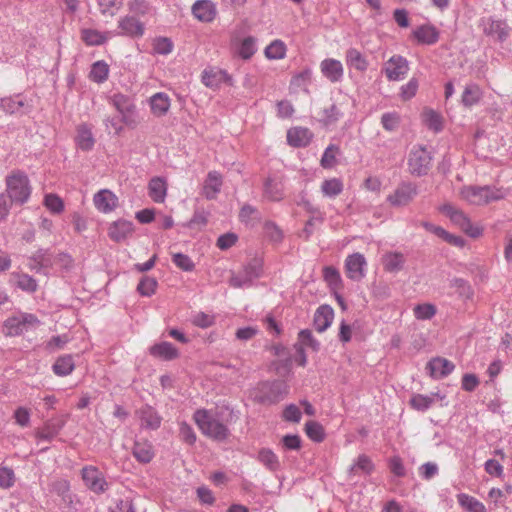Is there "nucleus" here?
I'll list each match as a JSON object with an SVG mask.
<instances>
[{
  "label": "nucleus",
  "mask_w": 512,
  "mask_h": 512,
  "mask_svg": "<svg viewBox=\"0 0 512 512\" xmlns=\"http://www.w3.org/2000/svg\"><path fill=\"white\" fill-rule=\"evenodd\" d=\"M322 75L331 83H339L344 76V67L341 61L334 58H326L320 63Z\"/></svg>",
  "instance_id": "nucleus-12"
},
{
  "label": "nucleus",
  "mask_w": 512,
  "mask_h": 512,
  "mask_svg": "<svg viewBox=\"0 0 512 512\" xmlns=\"http://www.w3.org/2000/svg\"><path fill=\"white\" fill-rule=\"evenodd\" d=\"M109 74V66L104 61L95 62L90 70V79L96 83H103L107 80Z\"/></svg>",
  "instance_id": "nucleus-44"
},
{
  "label": "nucleus",
  "mask_w": 512,
  "mask_h": 512,
  "mask_svg": "<svg viewBox=\"0 0 512 512\" xmlns=\"http://www.w3.org/2000/svg\"><path fill=\"white\" fill-rule=\"evenodd\" d=\"M344 113L342 110V103H333L329 107L324 108L321 112V122L324 125H332L338 122Z\"/></svg>",
  "instance_id": "nucleus-35"
},
{
  "label": "nucleus",
  "mask_w": 512,
  "mask_h": 512,
  "mask_svg": "<svg viewBox=\"0 0 512 512\" xmlns=\"http://www.w3.org/2000/svg\"><path fill=\"white\" fill-rule=\"evenodd\" d=\"M74 368L75 364L71 355L60 356L52 366L53 372L61 377L71 374Z\"/></svg>",
  "instance_id": "nucleus-38"
},
{
  "label": "nucleus",
  "mask_w": 512,
  "mask_h": 512,
  "mask_svg": "<svg viewBox=\"0 0 512 512\" xmlns=\"http://www.w3.org/2000/svg\"><path fill=\"white\" fill-rule=\"evenodd\" d=\"M423 122L424 124L434 132H439L443 128L442 117L439 113L434 110H425L423 112Z\"/></svg>",
  "instance_id": "nucleus-49"
},
{
  "label": "nucleus",
  "mask_w": 512,
  "mask_h": 512,
  "mask_svg": "<svg viewBox=\"0 0 512 512\" xmlns=\"http://www.w3.org/2000/svg\"><path fill=\"white\" fill-rule=\"evenodd\" d=\"M7 197L11 202L24 204L31 195V186L26 173L15 170L6 177Z\"/></svg>",
  "instance_id": "nucleus-3"
},
{
  "label": "nucleus",
  "mask_w": 512,
  "mask_h": 512,
  "mask_svg": "<svg viewBox=\"0 0 512 512\" xmlns=\"http://www.w3.org/2000/svg\"><path fill=\"white\" fill-rule=\"evenodd\" d=\"M149 196L157 203L164 202L167 194V183L161 177H154L148 184Z\"/></svg>",
  "instance_id": "nucleus-27"
},
{
  "label": "nucleus",
  "mask_w": 512,
  "mask_h": 512,
  "mask_svg": "<svg viewBox=\"0 0 512 512\" xmlns=\"http://www.w3.org/2000/svg\"><path fill=\"white\" fill-rule=\"evenodd\" d=\"M97 4L103 16L114 17L122 8L123 0H97Z\"/></svg>",
  "instance_id": "nucleus-45"
},
{
  "label": "nucleus",
  "mask_w": 512,
  "mask_h": 512,
  "mask_svg": "<svg viewBox=\"0 0 512 512\" xmlns=\"http://www.w3.org/2000/svg\"><path fill=\"white\" fill-rule=\"evenodd\" d=\"M82 40L90 46H97L105 43L108 40L110 33H102L94 29L82 30Z\"/></svg>",
  "instance_id": "nucleus-42"
},
{
  "label": "nucleus",
  "mask_w": 512,
  "mask_h": 512,
  "mask_svg": "<svg viewBox=\"0 0 512 512\" xmlns=\"http://www.w3.org/2000/svg\"><path fill=\"white\" fill-rule=\"evenodd\" d=\"M122 123L129 124L128 120L126 119V116L118 117H107L105 119V126L108 131V133H113L115 135H119L123 131V125Z\"/></svg>",
  "instance_id": "nucleus-57"
},
{
  "label": "nucleus",
  "mask_w": 512,
  "mask_h": 512,
  "mask_svg": "<svg viewBox=\"0 0 512 512\" xmlns=\"http://www.w3.org/2000/svg\"><path fill=\"white\" fill-rule=\"evenodd\" d=\"M16 482L15 473L12 468L8 466L0 467V487L2 489H10Z\"/></svg>",
  "instance_id": "nucleus-59"
},
{
  "label": "nucleus",
  "mask_w": 512,
  "mask_h": 512,
  "mask_svg": "<svg viewBox=\"0 0 512 512\" xmlns=\"http://www.w3.org/2000/svg\"><path fill=\"white\" fill-rule=\"evenodd\" d=\"M193 419L200 431L213 440L224 441L230 434L227 424L220 419L217 411L198 409Z\"/></svg>",
  "instance_id": "nucleus-1"
},
{
  "label": "nucleus",
  "mask_w": 512,
  "mask_h": 512,
  "mask_svg": "<svg viewBox=\"0 0 512 512\" xmlns=\"http://www.w3.org/2000/svg\"><path fill=\"white\" fill-rule=\"evenodd\" d=\"M28 260V267L37 273L46 274V270L54 265V256L47 249H38Z\"/></svg>",
  "instance_id": "nucleus-13"
},
{
  "label": "nucleus",
  "mask_w": 512,
  "mask_h": 512,
  "mask_svg": "<svg viewBox=\"0 0 512 512\" xmlns=\"http://www.w3.org/2000/svg\"><path fill=\"white\" fill-rule=\"evenodd\" d=\"M305 432L307 436L315 442H322L325 438L323 426L316 421H308L305 424Z\"/></svg>",
  "instance_id": "nucleus-54"
},
{
  "label": "nucleus",
  "mask_w": 512,
  "mask_h": 512,
  "mask_svg": "<svg viewBox=\"0 0 512 512\" xmlns=\"http://www.w3.org/2000/svg\"><path fill=\"white\" fill-rule=\"evenodd\" d=\"M192 13L202 22H211L216 16V8L210 0H198L192 6Z\"/></svg>",
  "instance_id": "nucleus-18"
},
{
  "label": "nucleus",
  "mask_w": 512,
  "mask_h": 512,
  "mask_svg": "<svg viewBox=\"0 0 512 512\" xmlns=\"http://www.w3.org/2000/svg\"><path fill=\"white\" fill-rule=\"evenodd\" d=\"M483 92L479 85L475 83L467 84L461 97L464 106L471 107L477 104L482 98Z\"/></svg>",
  "instance_id": "nucleus-34"
},
{
  "label": "nucleus",
  "mask_w": 512,
  "mask_h": 512,
  "mask_svg": "<svg viewBox=\"0 0 512 512\" xmlns=\"http://www.w3.org/2000/svg\"><path fill=\"white\" fill-rule=\"evenodd\" d=\"M5 335L7 336H17L23 334L26 330L24 325L22 324L19 316L9 317L4 322Z\"/></svg>",
  "instance_id": "nucleus-51"
},
{
  "label": "nucleus",
  "mask_w": 512,
  "mask_h": 512,
  "mask_svg": "<svg viewBox=\"0 0 512 512\" xmlns=\"http://www.w3.org/2000/svg\"><path fill=\"white\" fill-rule=\"evenodd\" d=\"M151 112L156 117L165 116L171 106L170 97L164 92H158L149 98Z\"/></svg>",
  "instance_id": "nucleus-19"
},
{
  "label": "nucleus",
  "mask_w": 512,
  "mask_h": 512,
  "mask_svg": "<svg viewBox=\"0 0 512 512\" xmlns=\"http://www.w3.org/2000/svg\"><path fill=\"white\" fill-rule=\"evenodd\" d=\"M132 454L138 462L143 464L150 463L155 455L153 445L147 440L135 441Z\"/></svg>",
  "instance_id": "nucleus-22"
},
{
  "label": "nucleus",
  "mask_w": 512,
  "mask_h": 512,
  "mask_svg": "<svg viewBox=\"0 0 512 512\" xmlns=\"http://www.w3.org/2000/svg\"><path fill=\"white\" fill-rule=\"evenodd\" d=\"M440 211L470 237L477 238L482 235L483 229L472 224L469 217L462 210L451 204H444L440 207Z\"/></svg>",
  "instance_id": "nucleus-6"
},
{
  "label": "nucleus",
  "mask_w": 512,
  "mask_h": 512,
  "mask_svg": "<svg viewBox=\"0 0 512 512\" xmlns=\"http://www.w3.org/2000/svg\"><path fill=\"white\" fill-rule=\"evenodd\" d=\"M76 144L83 151H90L95 144L91 129L86 124H81L77 128Z\"/></svg>",
  "instance_id": "nucleus-28"
},
{
  "label": "nucleus",
  "mask_w": 512,
  "mask_h": 512,
  "mask_svg": "<svg viewBox=\"0 0 512 512\" xmlns=\"http://www.w3.org/2000/svg\"><path fill=\"white\" fill-rule=\"evenodd\" d=\"M367 262L363 254L353 253L345 260L347 277L353 281H360L366 275Z\"/></svg>",
  "instance_id": "nucleus-9"
},
{
  "label": "nucleus",
  "mask_w": 512,
  "mask_h": 512,
  "mask_svg": "<svg viewBox=\"0 0 512 512\" xmlns=\"http://www.w3.org/2000/svg\"><path fill=\"white\" fill-rule=\"evenodd\" d=\"M264 196L271 201H279L283 197V185L275 178H267L264 183Z\"/></svg>",
  "instance_id": "nucleus-36"
},
{
  "label": "nucleus",
  "mask_w": 512,
  "mask_h": 512,
  "mask_svg": "<svg viewBox=\"0 0 512 512\" xmlns=\"http://www.w3.org/2000/svg\"><path fill=\"white\" fill-rule=\"evenodd\" d=\"M312 138L313 133L304 127H293L287 132V142L292 147H306Z\"/></svg>",
  "instance_id": "nucleus-16"
},
{
  "label": "nucleus",
  "mask_w": 512,
  "mask_h": 512,
  "mask_svg": "<svg viewBox=\"0 0 512 512\" xmlns=\"http://www.w3.org/2000/svg\"><path fill=\"white\" fill-rule=\"evenodd\" d=\"M82 478L87 487L94 492H103L105 490L106 481L101 472L95 467H85L82 469Z\"/></svg>",
  "instance_id": "nucleus-15"
},
{
  "label": "nucleus",
  "mask_w": 512,
  "mask_h": 512,
  "mask_svg": "<svg viewBox=\"0 0 512 512\" xmlns=\"http://www.w3.org/2000/svg\"><path fill=\"white\" fill-rule=\"evenodd\" d=\"M150 353L163 360H172L178 357V350L172 343L166 341L153 345L150 348Z\"/></svg>",
  "instance_id": "nucleus-29"
},
{
  "label": "nucleus",
  "mask_w": 512,
  "mask_h": 512,
  "mask_svg": "<svg viewBox=\"0 0 512 512\" xmlns=\"http://www.w3.org/2000/svg\"><path fill=\"white\" fill-rule=\"evenodd\" d=\"M334 311L328 305H321L314 314V327L318 332H324L332 323Z\"/></svg>",
  "instance_id": "nucleus-23"
},
{
  "label": "nucleus",
  "mask_w": 512,
  "mask_h": 512,
  "mask_svg": "<svg viewBox=\"0 0 512 512\" xmlns=\"http://www.w3.org/2000/svg\"><path fill=\"white\" fill-rule=\"evenodd\" d=\"M239 219L246 225L254 226L260 221V213L256 207L245 204L240 209Z\"/></svg>",
  "instance_id": "nucleus-43"
},
{
  "label": "nucleus",
  "mask_w": 512,
  "mask_h": 512,
  "mask_svg": "<svg viewBox=\"0 0 512 512\" xmlns=\"http://www.w3.org/2000/svg\"><path fill=\"white\" fill-rule=\"evenodd\" d=\"M44 206L54 214H60L64 210V202L63 200L54 193H48L44 197L43 201Z\"/></svg>",
  "instance_id": "nucleus-53"
},
{
  "label": "nucleus",
  "mask_w": 512,
  "mask_h": 512,
  "mask_svg": "<svg viewBox=\"0 0 512 512\" xmlns=\"http://www.w3.org/2000/svg\"><path fill=\"white\" fill-rule=\"evenodd\" d=\"M222 176L217 171H210L203 185V195L211 200L215 199L222 187Z\"/></svg>",
  "instance_id": "nucleus-21"
},
{
  "label": "nucleus",
  "mask_w": 512,
  "mask_h": 512,
  "mask_svg": "<svg viewBox=\"0 0 512 512\" xmlns=\"http://www.w3.org/2000/svg\"><path fill=\"white\" fill-rule=\"evenodd\" d=\"M382 263L388 272H398L403 268L404 256L398 252H389L383 256Z\"/></svg>",
  "instance_id": "nucleus-39"
},
{
  "label": "nucleus",
  "mask_w": 512,
  "mask_h": 512,
  "mask_svg": "<svg viewBox=\"0 0 512 512\" xmlns=\"http://www.w3.org/2000/svg\"><path fill=\"white\" fill-rule=\"evenodd\" d=\"M480 25L485 35L494 37L501 42L505 41L509 36L510 29L503 20H497L492 17L483 18Z\"/></svg>",
  "instance_id": "nucleus-10"
},
{
  "label": "nucleus",
  "mask_w": 512,
  "mask_h": 512,
  "mask_svg": "<svg viewBox=\"0 0 512 512\" xmlns=\"http://www.w3.org/2000/svg\"><path fill=\"white\" fill-rule=\"evenodd\" d=\"M257 51L256 39L252 36L244 38L237 50L238 55L242 59H250Z\"/></svg>",
  "instance_id": "nucleus-48"
},
{
  "label": "nucleus",
  "mask_w": 512,
  "mask_h": 512,
  "mask_svg": "<svg viewBox=\"0 0 512 512\" xmlns=\"http://www.w3.org/2000/svg\"><path fill=\"white\" fill-rule=\"evenodd\" d=\"M173 263L181 270L190 272L194 269L195 265L191 258L183 253H175L172 255Z\"/></svg>",
  "instance_id": "nucleus-60"
},
{
  "label": "nucleus",
  "mask_w": 512,
  "mask_h": 512,
  "mask_svg": "<svg viewBox=\"0 0 512 512\" xmlns=\"http://www.w3.org/2000/svg\"><path fill=\"white\" fill-rule=\"evenodd\" d=\"M16 286L22 291L33 293L37 290L36 280L28 274H13Z\"/></svg>",
  "instance_id": "nucleus-46"
},
{
  "label": "nucleus",
  "mask_w": 512,
  "mask_h": 512,
  "mask_svg": "<svg viewBox=\"0 0 512 512\" xmlns=\"http://www.w3.org/2000/svg\"><path fill=\"white\" fill-rule=\"evenodd\" d=\"M288 391L289 387L283 381H265L258 384L254 398L261 404H275L282 400Z\"/></svg>",
  "instance_id": "nucleus-4"
},
{
  "label": "nucleus",
  "mask_w": 512,
  "mask_h": 512,
  "mask_svg": "<svg viewBox=\"0 0 512 512\" xmlns=\"http://www.w3.org/2000/svg\"><path fill=\"white\" fill-rule=\"evenodd\" d=\"M127 6L133 16H143L150 10L148 2L145 0H129Z\"/></svg>",
  "instance_id": "nucleus-62"
},
{
  "label": "nucleus",
  "mask_w": 512,
  "mask_h": 512,
  "mask_svg": "<svg viewBox=\"0 0 512 512\" xmlns=\"http://www.w3.org/2000/svg\"><path fill=\"white\" fill-rule=\"evenodd\" d=\"M26 103L21 96L3 98L0 107L7 113H23Z\"/></svg>",
  "instance_id": "nucleus-40"
},
{
  "label": "nucleus",
  "mask_w": 512,
  "mask_h": 512,
  "mask_svg": "<svg viewBox=\"0 0 512 512\" xmlns=\"http://www.w3.org/2000/svg\"><path fill=\"white\" fill-rule=\"evenodd\" d=\"M63 427L61 421H48L39 431H37V437L41 440L51 441L58 435Z\"/></svg>",
  "instance_id": "nucleus-41"
},
{
  "label": "nucleus",
  "mask_w": 512,
  "mask_h": 512,
  "mask_svg": "<svg viewBox=\"0 0 512 512\" xmlns=\"http://www.w3.org/2000/svg\"><path fill=\"white\" fill-rule=\"evenodd\" d=\"M228 75L225 71L209 69L204 70L202 74V82L206 87L217 89L222 82L227 79Z\"/></svg>",
  "instance_id": "nucleus-32"
},
{
  "label": "nucleus",
  "mask_w": 512,
  "mask_h": 512,
  "mask_svg": "<svg viewBox=\"0 0 512 512\" xmlns=\"http://www.w3.org/2000/svg\"><path fill=\"white\" fill-rule=\"evenodd\" d=\"M401 117L397 112H387L381 116V124L388 132H394L398 129Z\"/></svg>",
  "instance_id": "nucleus-55"
},
{
  "label": "nucleus",
  "mask_w": 512,
  "mask_h": 512,
  "mask_svg": "<svg viewBox=\"0 0 512 512\" xmlns=\"http://www.w3.org/2000/svg\"><path fill=\"white\" fill-rule=\"evenodd\" d=\"M436 314V307L432 304H420L414 308V315L419 320H429Z\"/></svg>",
  "instance_id": "nucleus-61"
},
{
  "label": "nucleus",
  "mask_w": 512,
  "mask_h": 512,
  "mask_svg": "<svg viewBox=\"0 0 512 512\" xmlns=\"http://www.w3.org/2000/svg\"><path fill=\"white\" fill-rule=\"evenodd\" d=\"M409 404L413 409L424 412L434 404V398L430 395L414 394L410 398Z\"/></svg>",
  "instance_id": "nucleus-50"
},
{
  "label": "nucleus",
  "mask_w": 512,
  "mask_h": 512,
  "mask_svg": "<svg viewBox=\"0 0 512 512\" xmlns=\"http://www.w3.org/2000/svg\"><path fill=\"white\" fill-rule=\"evenodd\" d=\"M418 195V188L415 183L401 182L393 193L387 197V202L393 207H405L409 205Z\"/></svg>",
  "instance_id": "nucleus-7"
},
{
  "label": "nucleus",
  "mask_w": 512,
  "mask_h": 512,
  "mask_svg": "<svg viewBox=\"0 0 512 512\" xmlns=\"http://www.w3.org/2000/svg\"><path fill=\"white\" fill-rule=\"evenodd\" d=\"M286 55V46L280 40H274L265 48V56L268 59H282Z\"/></svg>",
  "instance_id": "nucleus-52"
},
{
  "label": "nucleus",
  "mask_w": 512,
  "mask_h": 512,
  "mask_svg": "<svg viewBox=\"0 0 512 512\" xmlns=\"http://www.w3.org/2000/svg\"><path fill=\"white\" fill-rule=\"evenodd\" d=\"M312 79V70L306 68L303 71L295 74L290 81V88L293 91L302 90L305 93H309V85Z\"/></svg>",
  "instance_id": "nucleus-30"
},
{
  "label": "nucleus",
  "mask_w": 512,
  "mask_h": 512,
  "mask_svg": "<svg viewBox=\"0 0 512 512\" xmlns=\"http://www.w3.org/2000/svg\"><path fill=\"white\" fill-rule=\"evenodd\" d=\"M156 287V279L153 277L145 276L140 280L137 286V290L142 296L149 297L155 293Z\"/></svg>",
  "instance_id": "nucleus-58"
},
{
  "label": "nucleus",
  "mask_w": 512,
  "mask_h": 512,
  "mask_svg": "<svg viewBox=\"0 0 512 512\" xmlns=\"http://www.w3.org/2000/svg\"><path fill=\"white\" fill-rule=\"evenodd\" d=\"M140 419V427L148 430H156L160 427L162 418L151 406H144L137 411Z\"/></svg>",
  "instance_id": "nucleus-14"
},
{
  "label": "nucleus",
  "mask_w": 512,
  "mask_h": 512,
  "mask_svg": "<svg viewBox=\"0 0 512 512\" xmlns=\"http://www.w3.org/2000/svg\"><path fill=\"white\" fill-rule=\"evenodd\" d=\"M95 207L103 212H111L117 206V197L109 190H101L94 196Z\"/></svg>",
  "instance_id": "nucleus-24"
},
{
  "label": "nucleus",
  "mask_w": 512,
  "mask_h": 512,
  "mask_svg": "<svg viewBox=\"0 0 512 512\" xmlns=\"http://www.w3.org/2000/svg\"><path fill=\"white\" fill-rule=\"evenodd\" d=\"M508 191L504 188L494 186H464L460 190V196L471 205H485L492 201L504 199Z\"/></svg>",
  "instance_id": "nucleus-2"
},
{
  "label": "nucleus",
  "mask_w": 512,
  "mask_h": 512,
  "mask_svg": "<svg viewBox=\"0 0 512 512\" xmlns=\"http://www.w3.org/2000/svg\"><path fill=\"white\" fill-rule=\"evenodd\" d=\"M133 223L127 220L113 222L108 230L109 237L116 242H121L133 233Z\"/></svg>",
  "instance_id": "nucleus-20"
},
{
  "label": "nucleus",
  "mask_w": 512,
  "mask_h": 512,
  "mask_svg": "<svg viewBox=\"0 0 512 512\" xmlns=\"http://www.w3.org/2000/svg\"><path fill=\"white\" fill-rule=\"evenodd\" d=\"M455 366L454 364L445 358H434L427 364V370L431 377L435 379H441L449 375Z\"/></svg>",
  "instance_id": "nucleus-17"
},
{
  "label": "nucleus",
  "mask_w": 512,
  "mask_h": 512,
  "mask_svg": "<svg viewBox=\"0 0 512 512\" xmlns=\"http://www.w3.org/2000/svg\"><path fill=\"white\" fill-rule=\"evenodd\" d=\"M374 470V464L370 457L365 454L359 455L357 460L350 466L349 475H369Z\"/></svg>",
  "instance_id": "nucleus-33"
},
{
  "label": "nucleus",
  "mask_w": 512,
  "mask_h": 512,
  "mask_svg": "<svg viewBox=\"0 0 512 512\" xmlns=\"http://www.w3.org/2000/svg\"><path fill=\"white\" fill-rule=\"evenodd\" d=\"M321 191L325 196L334 198L342 193L343 183L337 178L325 180L321 185Z\"/></svg>",
  "instance_id": "nucleus-47"
},
{
  "label": "nucleus",
  "mask_w": 512,
  "mask_h": 512,
  "mask_svg": "<svg viewBox=\"0 0 512 512\" xmlns=\"http://www.w3.org/2000/svg\"><path fill=\"white\" fill-rule=\"evenodd\" d=\"M259 277L257 269L251 265L247 266L243 273L233 275L230 278V285L234 288H243L251 285L253 279Z\"/></svg>",
  "instance_id": "nucleus-25"
},
{
  "label": "nucleus",
  "mask_w": 512,
  "mask_h": 512,
  "mask_svg": "<svg viewBox=\"0 0 512 512\" xmlns=\"http://www.w3.org/2000/svg\"><path fill=\"white\" fill-rule=\"evenodd\" d=\"M431 161L432 155L426 147L414 145L407 158L408 171L413 176H424L430 170Z\"/></svg>",
  "instance_id": "nucleus-5"
},
{
  "label": "nucleus",
  "mask_w": 512,
  "mask_h": 512,
  "mask_svg": "<svg viewBox=\"0 0 512 512\" xmlns=\"http://www.w3.org/2000/svg\"><path fill=\"white\" fill-rule=\"evenodd\" d=\"M346 63L357 71L364 72L368 68V61L356 48H349L346 51Z\"/></svg>",
  "instance_id": "nucleus-31"
},
{
  "label": "nucleus",
  "mask_w": 512,
  "mask_h": 512,
  "mask_svg": "<svg viewBox=\"0 0 512 512\" xmlns=\"http://www.w3.org/2000/svg\"><path fill=\"white\" fill-rule=\"evenodd\" d=\"M451 286L457 289L459 295L463 298L469 299L473 295L471 286L461 278H454L451 280Z\"/></svg>",
  "instance_id": "nucleus-63"
},
{
  "label": "nucleus",
  "mask_w": 512,
  "mask_h": 512,
  "mask_svg": "<svg viewBox=\"0 0 512 512\" xmlns=\"http://www.w3.org/2000/svg\"><path fill=\"white\" fill-rule=\"evenodd\" d=\"M119 34L133 38H140L144 35L145 26L133 15L121 17L118 21Z\"/></svg>",
  "instance_id": "nucleus-11"
},
{
  "label": "nucleus",
  "mask_w": 512,
  "mask_h": 512,
  "mask_svg": "<svg viewBox=\"0 0 512 512\" xmlns=\"http://www.w3.org/2000/svg\"><path fill=\"white\" fill-rule=\"evenodd\" d=\"M459 505L469 512H487L485 505L475 497L465 493L457 495Z\"/></svg>",
  "instance_id": "nucleus-37"
},
{
  "label": "nucleus",
  "mask_w": 512,
  "mask_h": 512,
  "mask_svg": "<svg viewBox=\"0 0 512 512\" xmlns=\"http://www.w3.org/2000/svg\"><path fill=\"white\" fill-rule=\"evenodd\" d=\"M409 70V62L401 55H393L386 61L383 67V72L389 81L404 79Z\"/></svg>",
  "instance_id": "nucleus-8"
},
{
  "label": "nucleus",
  "mask_w": 512,
  "mask_h": 512,
  "mask_svg": "<svg viewBox=\"0 0 512 512\" xmlns=\"http://www.w3.org/2000/svg\"><path fill=\"white\" fill-rule=\"evenodd\" d=\"M418 80L416 78H411L405 85H403L400 89V96L403 100H409L416 95L418 90Z\"/></svg>",
  "instance_id": "nucleus-64"
},
{
  "label": "nucleus",
  "mask_w": 512,
  "mask_h": 512,
  "mask_svg": "<svg viewBox=\"0 0 512 512\" xmlns=\"http://www.w3.org/2000/svg\"><path fill=\"white\" fill-rule=\"evenodd\" d=\"M414 37L421 44L432 45L439 39V32L431 25H423L413 31Z\"/></svg>",
  "instance_id": "nucleus-26"
},
{
  "label": "nucleus",
  "mask_w": 512,
  "mask_h": 512,
  "mask_svg": "<svg viewBox=\"0 0 512 512\" xmlns=\"http://www.w3.org/2000/svg\"><path fill=\"white\" fill-rule=\"evenodd\" d=\"M259 461L270 470H277L279 461L275 453L270 449H262L258 455Z\"/></svg>",
  "instance_id": "nucleus-56"
}]
</instances>
